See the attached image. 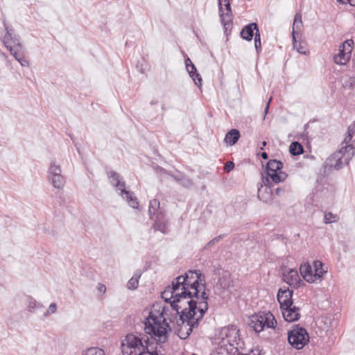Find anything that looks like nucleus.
<instances>
[{
    "label": "nucleus",
    "instance_id": "obj_1",
    "mask_svg": "<svg viewBox=\"0 0 355 355\" xmlns=\"http://www.w3.org/2000/svg\"><path fill=\"white\" fill-rule=\"evenodd\" d=\"M144 331L155 340L156 346L150 343L148 337H141V335L128 334L122 340L121 347L123 355H164L162 352V347L159 344L168 340L167 334L171 331L169 324L162 313L157 315L150 312L144 321Z\"/></svg>",
    "mask_w": 355,
    "mask_h": 355
},
{
    "label": "nucleus",
    "instance_id": "obj_2",
    "mask_svg": "<svg viewBox=\"0 0 355 355\" xmlns=\"http://www.w3.org/2000/svg\"><path fill=\"white\" fill-rule=\"evenodd\" d=\"M174 289L180 288L181 294L184 295L186 291L192 292L196 299H200L195 302L197 306L200 302L205 301L207 302L209 299L206 290V280L204 275L200 270H189L183 275H180L172 282ZM192 303H194L192 301Z\"/></svg>",
    "mask_w": 355,
    "mask_h": 355
},
{
    "label": "nucleus",
    "instance_id": "obj_3",
    "mask_svg": "<svg viewBox=\"0 0 355 355\" xmlns=\"http://www.w3.org/2000/svg\"><path fill=\"white\" fill-rule=\"evenodd\" d=\"M189 307V311L180 315L177 320V335L182 340L187 339L193 329L198 326L199 322L208 309V302L203 301L198 306L195 303H190Z\"/></svg>",
    "mask_w": 355,
    "mask_h": 355
},
{
    "label": "nucleus",
    "instance_id": "obj_4",
    "mask_svg": "<svg viewBox=\"0 0 355 355\" xmlns=\"http://www.w3.org/2000/svg\"><path fill=\"white\" fill-rule=\"evenodd\" d=\"M171 293V296L170 298H165L166 302H169L172 309L176 311V314L183 315L184 312L189 311V301H193L196 302L197 300L200 301V299H196L193 296L192 292L186 291V293L183 295L181 294V290H175L174 286L168 287L164 291L163 295H167Z\"/></svg>",
    "mask_w": 355,
    "mask_h": 355
},
{
    "label": "nucleus",
    "instance_id": "obj_5",
    "mask_svg": "<svg viewBox=\"0 0 355 355\" xmlns=\"http://www.w3.org/2000/svg\"><path fill=\"white\" fill-rule=\"evenodd\" d=\"M354 155V149L352 145L343 146L326 159L324 164V171H329L331 168L340 169L343 165L349 162Z\"/></svg>",
    "mask_w": 355,
    "mask_h": 355
},
{
    "label": "nucleus",
    "instance_id": "obj_6",
    "mask_svg": "<svg viewBox=\"0 0 355 355\" xmlns=\"http://www.w3.org/2000/svg\"><path fill=\"white\" fill-rule=\"evenodd\" d=\"M276 323L275 316L270 311L259 312L251 315L249 319V326L258 333L265 328L274 329Z\"/></svg>",
    "mask_w": 355,
    "mask_h": 355
},
{
    "label": "nucleus",
    "instance_id": "obj_7",
    "mask_svg": "<svg viewBox=\"0 0 355 355\" xmlns=\"http://www.w3.org/2000/svg\"><path fill=\"white\" fill-rule=\"evenodd\" d=\"M110 183L118 190L121 191L120 195L125 199L130 207L134 209L138 208V201L132 192L127 191L125 189V183L121 182L120 175L114 171H110L107 173Z\"/></svg>",
    "mask_w": 355,
    "mask_h": 355
},
{
    "label": "nucleus",
    "instance_id": "obj_8",
    "mask_svg": "<svg viewBox=\"0 0 355 355\" xmlns=\"http://www.w3.org/2000/svg\"><path fill=\"white\" fill-rule=\"evenodd\" d=\"M288 341L293 347L301 349L309 343V336L304 327L295 325L288 333Z\"/></svg>",
    "mask_w": 355,
    "mask_h": 355
},
{
    "label": "nucleus",
    "instance_id": "obj_9",
    "mask_svg": "<svg viewBox=\"0 0 355 355\" xmlns=\"http://www.w3.org/2000/svg\"><path fill=\"white\" fill-rule=\"evenodd\" d=\"M3 25L6 31L3 39V44L17 60L21 57L19 52L23 48L22 44L19 42V37L14 34L13 29L10 28L5 21H3Z\"/></svg>",
    "mask_w": 355,
    "mask_h": 355
},
{
    "label": "nucleus",
    "instance_id": "obj_10",
    "mask_svg": "<svg viewBox=\"0 0 355 355\" xmlns=\"http://www.w3.org/2000/svg\"><path fill=\"white\" fill-rule=\"evenodd\" d=\"M283 163L277 159L270 160L266 166V176L273 183L278 184L284 181L288 175L282 171Z\"/></svg>",
    "mask_w": 355,
    "mask_h": 355
},
{
    "label": "nucleus",
    "instance_id": "obj_11",
    "mask_svg": "<svg viewBox=\"0 0 355 355\" xmlns=\"http://www.w3.org/2000/svg\"><path fill=\"white\" fill-rule=\"evenodd\" d=\"M354 41L352 40H347L338 49V53L334 56V62L340 65L346 64L350 60L352 51L353 49Z\"/></svg>",
    "mask_w": 355,
    "mask_h": 355
},
{
    "label": "nucleus",
    "instance_id": "obj_12",
    "mask_svg": "<svg viewBox=\"0 0 355 355\" xmlns=\"http://www.w3.org/2000/svg\"><path fill=\"white\" fill-rule=\"evenodd\" d=\"M48 180L56 189H62L65 183V179L62 175V169L55 162H52L48 170Z\"/></svg>",
    "mask_w": 355,
    "mask_h": 355
},
{
    "label": "nucleus",
    "instance_id": "obj_13",
    "mask_svg": "<svg viewBox=\"0 0 355 355\" xmlns=\"http://www.w3.org/2000/svg\"><path fill=\"white\" fill-rule=\"evenodd\" d=\"M239 330L235 325H229L223 327L220 331V337L223 340L231 346L239 345L240 341Z\"/></svg>",
    "mask_w": 355,
    "mask_h": 355
},
{
    "label": "nucleus",
    "instance_id": "obj_14",
    "mask_svg": "<svg viewBox=\"0 0 355 355\" xmlns=\"http://www.w3.org/2000/svg\"><path fill=\"white\" fill-rule=\"evenodd\" d=\"M262 182L263 185L258 188V198L264 203H269L272 201L273 193L272 191V183L268 177H264L262 174Z\"/></svg>",
    "mask_w": 355,
    "mask_h": 355
},
{
    "label": "nucleus",
    "instance_id": "obj_15",
    "mask_svg": "<svg viewBox=\"0 0 355 355\" xmlns=\"http://www.w3.org/2000/svg\"><path fill=\"white\" fill-rule=\"evenodd\" d=\"M220 12V18L222 24L225 29L231 25L232 21V13L231 6L228 0L223 1L221 6H218Z\"/></svg>",
    "mask_w": 355,
    "mask_h": 355
},
{
    "label": "nucleus",
    "instance_id": "obj_16",
    "mask_svg": "<svg viewBox=\"0 0 355 355\" xmlns=\"http://www.w3.org/2000/svg\"><path fill=\"white\" fill-rule=\"evenodd\" d=\"M281 311L284 320L288 322L297 321L301 316L300 309L293 304L288 307L281 309Z\"/></svg>",
    "mask_w": 355,
    "mask_h": 355
},
{
    "label": "nucleus",
    "instance_id": "obj_17",
    "mask_svg": "<svg viewBox=\"0 0 355 355\" xmlns=\"http://www.w3.org/2000/svg\"><path fill=\"white\" fill-rule=\"evenodd\" d=\"M292 290L289 288L283 289L280 288L277 293V300L280 304V309L284 307H288L293 304Z\"/></svg>",
    "mask_w": 355,
    "mask_h": 355
},
{
    "label": "nucleus",
    "instance_id": "obj_18",
    "mask_svg": "<svg viewBox=\"0 0 355 355\" xmlns=\"http://www.w3.org/2000/svg\"><path fill=\"white\" fill-rule=\"evenodd\" d=\"M283 279L288 284L293 287L300 286L302 282L297 271L293 269H291L286 273H284Z\"/></svg>",
    "mask_w": 355,
    "mask_h": 355
},
{
    "label": "nucleus",
    "instance_id": "obj_19",
    "mask_svg": "<svg viewBox=\"0 0 355 355\" xmlns=\"http://www.w3.org/2000/svg\"><path fill=\"white\" fill-rule=\"evenodd\" d=\"M300 272L304 279L309 283L315 282L314 273L312 270L311 266L309 263H304L301 264Z\"/></svg>",
    "mask_w": 355,
    "mask_h": 355
},
{
    "label": "nucleus",
    "instance_id": "obj_20",
    "mask_svg": "<svg viewBox=\"0 0 355 355\" xmlns=\"http://www.w3.org/2000/svg\"><path fill=\"white\" fill-rule=\"evenodd\" d=\"M255 33H259L258 26L256 23H251L242 29L241 35L243 39L250 41Z\"/></svg>",
    "mask_w": 355,
    "mask_h": 355
},
{
    "label": "nucleus",
    "instance_id": "obj_21",
    "mask_svg": "<svg viewBox=\"0 0 355 355\" xmlns=\"http://www.w3.org/2000/svg\"><path fill=\"white\" fill-rule=\"evenodd\" d=\"M168 175L172 177L177 182L185 188L189 189L192 187L193 184V181L181 172L178 171L175 174L168 173Z\"/></svg>",
    "mask_w": 355,
    "mask_h": 355
},
{
    "label": "nucleus",
    "instance_id": "obj_22",
    "mask_svg": "<svg viewBox=\"0 0 355 355\" xmlns=\"http://www.w3.org/2000/svg\"><path fill=\"white\" fill-rule=\"evenodd\" d=\"M218 284L221 288L227 291L230 293H233L236 291L234 281L229 276L224 275L219 279Z\"/></svg>",
    "mask_w": 355,
    "mask_h": 355
},
{
    "label": "nucleus",
    "instance_id": "obj_23",
    "mask_svg": "<svg viewBox=\"0 0 355 355\" xmlns=\"http://www.w3.org/2000/svg\"><path fill=\"white\" fill-rule=\"evenodd\" d=\"M154 229L156 231H160L163 234L168 232V227L164 219L163 213L157 214L154 223Z\"/></svg>",
    "mask_w": 355,
    "mask_h": 355
},
{
    "label": "nucleus",
    "instance_id": "obj_24",
    "mask_svg": "<svg viewBox=\"0 0 355 355\" xmlns=\"http://www.w3.org/2000/svg\"><path fill=\"white\" fill-rule=\"evenodd\" d=\"M240 136V132L237 129H232L226 134L225 141L230 146H233L238 141Z\"/></svg>",
    "mask_w": 355,
    "mask_h": 355
},
{
    "label": "nucleus",
    "instance_id": "obj_25",
    "mask_svg": "<svg viewBox=\"0 0 355 355\" xmlns=\"http://www.w3.org/2000/svg\"><path fill=\"white\" fill-rule=\"evenodd\" d=\"M313 266L315 268L314 277L315 282L319 280L321 281L323 276L327 272V270L323 268V263L320 261H314Z\"/></svg>",
    "mask_w": 355,
    "mask_h": 355
},
{
    "label": "nucleus",
    "instance_id": "obj_26",
    "mask_svg": "<svg viewBox=\"0 0 355 355\" xmlns=\"http://www.w3.org/2000/svg\"><path fill=\"white\" fill-rule=\"evenodd\" d=\"M189 69H187L189 76L194 81L196 85H201L202 78L200 75L198 73L195 65L193 63L189 64Z\"/></svg>",
    "mask_w": 355,
    "mask_h": 355
},
{
    "label": "nucleus",
    "instance_id": "obj_27",
    "mask_svg": "<svg viewBox=\"0 0 355 355\" xmlns=\"http://www.w3.org/2000/svg\"><path fill=\"white\" fill-rule=\"evenodd\" d=\"M293 45V48L297 51L300 54L306 55L307 53L306 44L303 42H297L295 33H292Z\"/></svg>",
    "mask_w": 355,
    "mask_h": 355
},
{
    "label": "nucleus",
    "instance_id": "obj_28",
    "mask_svg": "<svg viewBox=\"0 0 355 355\" xmlns=\"http://www.w3.org/2000/svg\"><path fill=\"white\" fill-rule=\"evenodd\" d=\"M302 26V14L300 12H297L294 17L292 31V33H295V37H297L298 32L300 31Z\"/></svg>",
    "mask_w": 355,
    "mask_h": 355
},
{
    "label": "nucleus",
    "instance_id": "obj_29",
    "mask_svg": "<svg viewBox=\"0 0 355 355\" xmlns=\"http://www.w3.org/2000/svg\"><path fill=\"white\" fill-rule=\"evenodd\" d=\"M159 213H162L159 209V201L157 199L151 200L148 207V214L150 217L152 218V215L157 216V214Z\"/></svg>",
    "mask_w": 355,
    "mask_h": 355
},
{
    "label": "nucleus",
    "instance_id": "obj_30",
    "mask_svg": "<svg viewBox=\"0 0 355 355\" xmlns=\"http://www.w3.org/2000/svg\"><path fill=\"white\" fill-rule=\"evenodd\" d=\"M26 306L27 309L29 312H33L36 309L43 308V305L38 303L33 297L27 296L26 297Z\"/></svg>",
    "mask_w": 355,
    "mask_h": 355
},
{
    "label": "nucleus",
    "instance_id": "obj_31",
    "mask_svg": "<svg viewBox=\"0 0 355 355\" xmlns=\"http://www.w3.org/2000/svg\"><path fill=\"white\" fill-rule=\"evenodd\" d=\"M290 153L293 155H299L304 151L303 146L297 141H293L289 146Z\"/></svg>",
    "mask_w": 355,
    "mask_h": 355
},
{
    "label": "nucleus",
    "instance_id": "obj_32",
    "mask_svg": "<svg viewBox=\"0 0 355 355\" xmlns=\"http://www.w3.org/2000/svg\"><path fill=\"white\" fill-rule=\"evenodd\" d=\"M141 277V274L135 273L134 276L128 282L127 287L128 289L135 290L138 287L139 279Z\"/></svg>",
    "mask_w": 355,
    "mask_h": 355
},
{
    "label": "nucleus",
    "instance_id": "obj_33",
    "mask_svg": "<svg viewBox=\"0 0 355 355\" xmlns=\"http://www.w3.org/2000/svg\"><path fill=\"white\" fill-rule=\"evenodd\" d=\"M82 355H105V352L98 347H91L87 349Z\"/></svg>",
    "mask_w": 355,
    "mask_h": 355
},
{
    "label": "nucleus",
    "instance_id": "obj_34",
    "mask_svg": "<svg viewBox=\"0 0 355 355\" xmlns=\"http://www.w3.org/2000/svg\"><path fill=\"white\" fill-rule=\"evenodd\" d=\"M354 132H355V128L354 127L349 126L348 128V134L345 137V138L343 141V144H346L345 146L349 145L348 144L352 141Z\"/></svg>",
    "mask_w": 355,
    "mask_h": 355
},
{
    "label": "nucleus",
    "instance_id": "obj_35",
    "mask_svg": "<svg viewBox=\"0 0 355 355\" xmlns=\"http://www.w3.org/2000/svg\"><path fill=\"white\" fill-rule=\"evenodd\" d=\"M254 46L257 53H259L261 51V36L259 33H255L254 35Z\"/></svg>",
    "mask_w": 355,
    "mask_h": 355
},
{
    "label": "nucleus",
    "instance_id": "obj_36",
    "mask_svg": "<svg viewBox=\"0 0 355 355\" xmlns=\"http://www.w3.org/2000/svg\"><path fill=\"white\" fill-rule=\"evenodd\" d=\"M337 216L334 215L331 212H328L324 214V220L325 223H331L336 221Z\"/></svg>",
    "mask_w": 355,
    "mask_h": 355
},
{
    "label": "nucleus",
    "instance_id": "obj_37",
    "mask_svg": "<svg viewBox=\"0 0 355 355\" xmlns=\"http://www.w3.org/2000/svg\"><path fill=\"white\" fill-rule=\"evenodd\" d=\"M57 310V305L55 303H52L50 304L49 309L44 313V316L47 317L50 314L55 313Z\"/></svg>",
    "mask_w": 355,
    "mask_h": 355
},
{
    "label": "nucleus",
    "instance_id": "obj_38",
    "mask_svg": "<svg viewBox=\"0 0 355 355\" xmlns=\"http://www.w3.org/2000/svg\"><path fill=\"white\" fill-rule=\"evenodd\" d=\"M17 61L20 63L22 67L29 66V62L23 56H21Z\"/></svg>",
    "mask_w": 355,
    "mask_h": 355
},
{
    "label": "nucleus",
    "instance_id": "obj_39",
    "mask_svg": "<svg viewBox=\"0 0 355 355\" xmlns=\"http://www.w3.org/2000/svg\"><path fill=\"white\" fill-rule=\"evenodd\" d=\"M155 170H156V172L157 173L160 174L161 175H168V173H171V172L166 171L164 168H163L160 166H157Z\"/></svg>",
    "mask_w": 355,
    "mask_h": 355
},
{
    "label": "nucleus",
    "instance_id": "obj_40",
    "mask_svg": "<svg viewBox=\"0 0 355 355\" xmlns=\"http://www.w3.org/2000/svg\"><path fill=\"white\" fill-rule=\"evenodd\" d=\"M234 167V164L232 162H229L226 163V164L225 166V170L227 172H230L232 170H233Z\"/></svg>",
    "mask_w": 355,
    "mask_h": 355
},
{
    "label": "nucleus",
    "instance_id": "obj_41",
    "mask_svg": "<svg viewBox=\"0 0 355 355\" xmlns=\"http://www.w3.org/2000/svg\"><path fill=\"white\" fill-rule=\"evenodd\" d=\"M222 238V236H218L211 240L206 245V248H209V246L214 245L215 243L218 242Z\"/></svg>",
    "mask_w": 355,
    "mask_h": 355
},
{
    "label": "nucleus",
    "instance_id": "obj_42",
    "mask_svg": "<svg viewBox=\"0 0 355 355\" xmlns=\"http://www.w3.org/2000/svg\"><path fill=\"white\" fill-rule=\"evenodd\" d=\"M285 192V190L283 188L277 187L275 189V193L277 196H282Z\"/></svg>",
    "mask_w": 355,
    "mask_h": 355
},
{
    "label": "nucleus",
    "instance_id": "obj_43",
    "mask_svg": "<svg viewBox=\"0 0 355 355\" xmlns=\"http://www.w3.org/2000/svg\"><path fill=\"white\" fill-rule=\"evenodd\" d=\"M97 289L99 292H102L104 293L106 291V286L103 284H98Z\"/></svg>",
    "mask_w": 355,
    "mask_h": 355
},
{
    "label": "nucleus",
    "instance_id": "obj_44",
    "mask_svg": "<svg viewBox=\"0 0 355 355\" xmlns=\"http://www.w3.org/2000/svg\"><path fill=\"white\" fill-rule=\"evenodd\" d=\"M271 101H272V97H270V98L269 101H268V103H267L266 107H265L263 119H265L266 115V114H268V112L269 107H270V103Z\"/></svg>",
    "mask_w": 355,
    "mask_h": 355
},
{
    "label": "nucleus",
    "instance_id": "obj_45",
    "mask_svg": "<svg viewBox=\"0 0 355 355\" xmlns=\"http://www.w3.org/2000/svg\"><path fill=\"white\" fill-rule=\"evenodd\" d=\"M340 3H349L351 6H355V0H338Z\"/></svg>",
    "mask_w": 355,
    "mask_h": 355
},
{
    "label": "nucleus",
    "instance_id": "obj_46",
    "mask_svg": "<svg viewBox=\"0 0 355 355\" xmlns=\"http://www.w3.org/2000/svg\"><path fill=\"white\" fill-rule=\"evenodd\" d=\"M192 63L191 62V60H190V58H187L186 60H185V65H186V68L187 69H189V64Z\"/></svg>",
    "mask_w": 355,
    "mask_h": 355
},
{
    "label": "nucleus",
    "instance_id": "obj_47",
    "mask_svg": "<svg viewBox=\"0 0 355 355\" xmlns=\"http://www.w3.org/2000/svg\"><path fill=\"white\" fill-rule=\"evenodd\" d=\"M261 156L263 159H267L268 158V155L266 152H263Z\"/></svg>",
    "mask_w": 355,
    "mask_h": 355
},
{
    "label": "nucleus",
    "instance_id": "obj_48",
    "mask_svg": "<svg viewBox=\"0 0 355 355\" xmlns=\"http://www.w3.org/2000/svg\"><path fill=\"white\" fill-rule=\"evenodd\" d=\"M267 142L266 141H263L262 142V146L260 148L261 150H263V148L266 146Z\"/></svg>",
    "mask_w": 355,
    "mask_h": 355
},
{
    "label": "nucleus",
    "instance_id": "obj_49",
    "mask_svg": "<svg viewBox=\"0 0 355 355\" xmlns=\"http://www.w3.org/2000/svg\"><path fill=\"white\" fill-rule=\"evenodd\" d=\"M223 1H227V0H218V6H221L223 3Z\"/></svg>",
    "mask_w": 355,
    "mask_h": 355
},
{
    "label": "nucleus",
    "instance_id": "obj_50",
    "mask_svg": "<svg viewBox=\"0 0 355 355\" xmlns=\"http://www.w3.org/2000/svg\"><path fill=\"white\" fill-rule=\"evenodd\" d=\"M157 101H152L150 102V104H151V105H155V104H157Z\"/></svg>",
    "mask_w": 355,
    "mask_h": 355
}]
</instances>
